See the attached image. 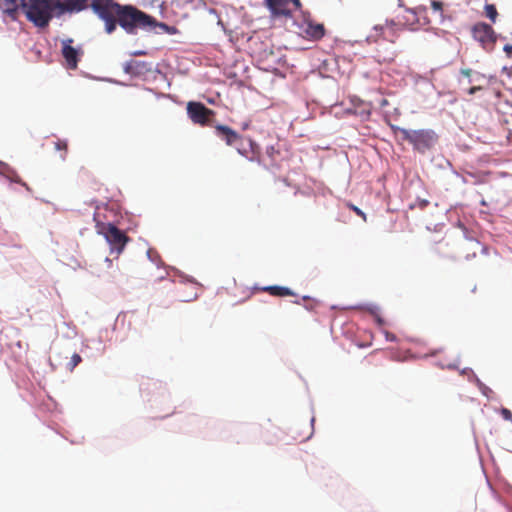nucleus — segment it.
I'll list each match as a JSON object with an SVG mask.
<instances>
[{
    "label": "nucleus",
    "mask_w": 512,
    "mask_h": 512,
    "mask_svg": "<svg viewBox=\"0 0 512 512\" xmlns=\"http://www.w3.org/2000/svg\"><path fill=\"white\" fill-rule=\"evenodd\" d=\"M91 9L104 22L107 34H112L117 25L128 34H136L138 29L153 30L156 27L170 35L178 32L176 27L157 22L135 6L121 5L115 0H91Z\"/></svg>",
    "instance_id": "nucleus-1"
},
{
    "label": "nucleus",
    "mask_w": 512,
    "mask_h": 512,
    "mask_svg": "<svg viewBox=\"0 0 512 512\" xmlns=\"http://www.w3.org/2000/svg\"><path fill=\"white\" fill-rule=\"evenodd\" d=\"M23 10L27 19L39 28L47 27L56 16L52 0H24Z\"/></svg>",
    "instance_id": "nucleus-2"
},
{
    "label": "nucleus",
    "mask_w": 512,
    "mask_h": 512,
    "mask_svg": "<svg viewBox=\"0 0 512 512\" xmlns=\"http://www.w3.org/2000/svg\"><path fill=\"white\" fill-rule=\"evenodd\" d=\"M403 140L408 141L419 153H425L433 148L438 140L437 134L431 129L412 130L399 128Z\"/></svg>",
    "instance_id": "nucleus-3"
},
{
    "label": "nucleus",
    "mask_w": 512,
    "mask_h": 512,
    "mask_svg": "<svg viewBox=\"0 0 512 512\" xmlns=\"http://www.w3.org/2000/svg\"><path fill=\"white\" fill-rule=\"evenodd\" d=\"M96 231L102 235L108 244L110 245L111 252H117L120 254L127 242L129 237L122 230L118 229L114 224L111 223H96Z\"/></svg>",
    "instance_id": "nucleus-4"
},
{
    "label": "nucleus",
    "mask_w": 512,
    "mask_h": 512,
    "mask_svg": "<svg viewBox=\"0 0 512 512\" xmlns=\"http://www.w3.org/2000/svg\"><path fill=\"white\" fill-rule=\"evenodd\" d=\"M187 113L195 124L202 126L210 125L211 117L215 114L213 110L207 108L203 103L193 101L187 104Z\"/></svg>",
    "instance_id": "nucleus-5"
},
{
    "label": "nucleus",
    "mask_w": 512,
    "mask_h": 512,
    "mask_svg": "<svg viewBox=\"0 0 512 512\" xmlns=\"http://www.w3.org/2000/svg\"><path fill=\"white\" fill-rule=\"evenodd\" d=\"M267 7L275 16L289 17L293 10L301 7L300 0H265Z\"/></svg>",
    "instance_id": "nucleus-6"
},
{
    "label": "nucleus",
    "mask_w": 512,
    "mask_h": 512,
    "mask_svg": "<svg viewBox=\"0 0 512 512\" xmlns=\"http://www.w3.org/2000/svg\"><path fill=\"white\" fill-rule=\"evenodd\" d=\"M473 37L483 48L491 49L496 41L493 28L486 23H478L472 29Z\"/></svg>",
    "instance_id": "nucleus-7"
},
{
    "label": "nucleus",
    "mask_w": 512,
    "mask_h": 512,
    "mask_svg": "<svg viewBox=\"0 0 512 512\" xmlns=\"http://www.w3.org/2000/svg\"><path fill=\"white\" fill-rule=\"evenodd\" d=\"M52 3L58 17L65 13L80 12L89 7L88 0H52Z\"/></svg>",
    "instance_id": "nucleus-8"
},
{
    "label": "nucleus",
    "mask_w": 512,
    "mask_h": 512,
    "mask_svg": "<svg viewBox=\"0 0 512 512\" xmlns=\"http://www.w3.org/2000/svg\"><path fill=\"white\" fill-rule=\"evenodd\" d=\"M215 135L223 140L228 146H237L241 142V135L226 125L217 124L214 126Z\"/></svg>",
    "instance_id": "nucleus-9"
},
{
    "label": "nucleus",
    "mask_w": 512,
    "mask_h": 512,
    "mask_svg": "<svg viewBox=\"0 0 512 512\" xmlns=\"http://www.w3.org/2000/svg\"><path fill=\"white\" fill-rule=\"evenodd\" d=\"M234 147L239 154L251 161L257 160L259 158V147L251 139H247L241 136V142H238V145Z\"/></svg>",
    "instance_id": "nucleus-10"
},
{
    "label": "nucleus",
    "mask_w": 512,
    "mask_h": 512,
    "mask_svg": "<svg viewBox=\"0 0 512 512\" xmlns=\"http://www.w3.org/2000/svg\"><path fill=\"white\" fill-rule=\"evenodd\" d=\"M72 43V39L63 41L62 55L66 61L67 67L70 69H76L79 61V52L72 46Z\"/></svg>",
    "instance_id": "nucleus-11"
},
{
    "label": "nucleus",
    "mask_w": 512,
    "mask_h": 512,
    "mask_svg": "<svg viewBox=\"0 0 512 512\" xmlns=\"http://www.w3.org/2000/svg\"><path fill=\"white\" fill-rule=\"evenodd\" d=\"M303 32L309 39L318 40L324 36L325 29L322 24L308 22L303 29Z\"/></svg>",
    "instance_id": "nucleus-12"
},
{
    "label": "nucleus",
    "mask_w": 512,
    "mask_h": 512,
    "mask_svg": "<svg viewBox=\"0 0 512 512\" xmlns=\"http://www.w3.org/2000/svg\"><path fill=\"white\" fill-rule=\"evenodd\" d=\"M24 0H0V9L14 17L20 7L23 8Z\"/></svg>",
    "instance_id": "nucleus-13"
},
{
    "label": "nucleus",
    "mask_w": 512,
    "mask_h": 512,
    "mask_svg": "<svg viewBox=\"0 0 512 512\" xmlns=\"http://www.w3.org/2000/svg\"><path fill=\"white\" fill-rule=\"evenodd\" d=\"M264 292H268L272 296L276 297H285V296H294L295 293L288 287L284 286H265L261 289Z\"/></svg>",
    "instance_id": "nucleus-14"
},
{
    "label": "nucleus",
    "mask_w": 512,
    "mask_h": 512,
    "mask_svg": "<svg viewBox=\"0 0 512 512\" xmlns=\"http://www.w3.org/2000/svg\"><path fill=\"white\" fill-rule=\"evenodd\" d=\"M354 105L353 113L361 117H369L371 114V105L363 102L360 99L352 100Z\"/></svg>",
    "instance_id": "nucleus-15"
},
{
    "label": "nucleus",
    "mask_w": 512,
    "mask_h": 512,
    "mask_svg": "<svg viewBox=\"0 0 512 512\" xmlns=\"http://www.w3.org/2000/svg\"><path fill=\"white\" fill-rule=\"evenodd\" d=\"M489 172H468L467 176L472 179L473 184H483L488 180Z\"/></svg>",
    "instance_id": "nucleus-16"
},
{
    "label": "nucleus",
    "mask_w": 512,
    "mask_h": 512,
    "mask_svg": "<svg viewBox=\"0 0 512 512\" xmlns=\"http://www.w3.org/2000/svg\"><path fill=\"white\" fill-rule=\"evenodd\" d=\"M485 13L486 16L494 23L496 21V18L498 16V12L496 7L493 4H487L485 6Z\"/></svg>",
    "instance_id": "nucleus-17"
},
{
    "label": "nucleus",
    "mask_w": 512,
    "mask_h": 512,
    "mask_svg": "<svg viewBox=\"0 0 512 512\" xmlns=\"http://www.w3.org/2000/svg\"><path fill=\"white\" fill-rule=\"evenodd\" d=\"M54 146H55V149L64 152V154L61 157H62V159H65V156H66V153H67V149H68L67 141L58 139L54 143Z\"/></svg>",
    "instance_id": "nucleus-18"
},
{
    "label": "nucleus",
    "mask_w": 512,
    "mask_h": 512,
    "mask_svg": "<svg viewBox=\"0 0 512 512\" xmlns=\"http://www.w3.org/2000/svg\"><path fill=\"white\" fill-rule=\"evenodd\" d=\"M81 361H82L81 356L77 353H74L71 357L69 364H68L69 370L72 371Z\"/></svg>",
    "instance_id": "nucleus-19"
},
{
    "label": "nucleus",
    "mask_w": 512,
    "mask_h": 512,
    "mask_svg": "<svg viewBox=\"0 0 512 512\" xmlns=\"http://www.w3.org/2000/svg\"><path fill=\"white\" fill-rule=\"evenodd\" d=\"M146 64L144 62H138V61H131L127 64V67H126V71L127 72H132L135 68H139V67H145Z\"/></svg>",
    "instance_id": "nucleus-20"
},
{
    "label": "nucleus",
    "mask_w": 512,
    "mask_h": 512,
    "mask_svg": "<svg viewBox=\"0 0 512 512\" xmlns=\"http://www.w3.org/2000/svg\"><path fill=\"white\" fill-rule=\"evenodd\" d=\"M348 208L354 211L358 216L362 217L364 221H366V214L357 206L352 203L347 204Z\"/></svg>",
    "instance_id": "nucleus-21"
},
{
    "label": "nucleus",
    "mask_w": 512,
    "mask_h": 512,
    "mask_svg": "<svg viewBox=\"0 0 512 512\" xmlns=\"http://www.w3.org/2000/svg\"><path fill=\"white\" fill-rule=\"evenodd\" d=\"M267 155L272 159H276V155H279V151L274 148V146H269L266 149Z\"/></svg>",
    "instance_id": "nucleus-22"
},
{
    "label": "nucleus",
    "mask_w": 512,
    "mask_h": 512,
    "mask_svg": "<svg viewBox=\"0 0 512 512\" xmlns=\"http://www.w3.org/2000/svg\"><path fill=\"white\" fill-rule=\"evenodd\" d=\"M502 416L506 420H512V412L506 408H503L501 411Z\"/></svg>",
    "instance_id": "nucleus-23"
},
{
    "label": "nucleus",
    "mask_w": 512,
    "mask_h": 512,
    "mask_svg": "<svg viewBox=\"0 0 512 512\" xmlns=\"http://www.w3.org/2000/svg\"><path fill=\"white\" fill-rule=\"evenodd\" d=\"M504 52L507 54V56H512V43L511 44H505L503 47Z\"/></svg>",
    "instance_id": "nucleus-24"
},
{
    "label": "nucleus",
    "mask_w": 512,
    "mask_h": 512,
    "mask_svg": "<svg viewBox=\"0 0 512 512\" xmlns=\"http://www.w3.org/2000/svg\"><path fill=\"white\" fill-rule=\"evenodd\" d=\"M431 6L434 10H442V3L439 1H432Z\"/></svg>",
    "instance_id": "nucleus-25"
},
{
    "label": "nucleus",
    "mask_w": 512,
    "mask_h": 512,
    "mask_svg": "<svg viewBox=\"0 0 512 512\" xmlns=\"http://www.w3.org/2000/svg\"><path fill=\"white\" fill-rule=\"evenodd\" d=\"M312 433H313V428H311L306 435L300 436L299 441L302 442V441L308 440L311 437Z\"/></svg>",
    "instance_id": "nucleus-26"
},
{
    "label": "nucleus",
    "mask_w": 512,
    "mask_h": 512,
    "mask_svg": "<svg viewBox=\"0 0 512 512\" xmlns=\"http://www.w3.org/2000/svg\"><path fill=\"white\" fill-rule=\"evenodd\" d=\"M480 89H481V87H479V86H474V87H471V88L469 89L468 93H469L470 95H473V94H475V93H476V91H479Z\"/></svg>",
    "instance_id": "nucleus-27"
},
{
    "label": "nucleus",
    "mask_w": 512,
    "mask_h": 512,
    "mask_svg": "<svg viewBox=\"0 0 512 512\" xmlns=\"http://www.w3.org/2000/svg\"><path fill=\"white\" fill-rule=\"evenodd\" d=\"M461 73H462V75H464L466 77H470L472 70L471 69H463V70H461Z\"/></svg>",
    "instance_id": "nucleus-28"
},
{
    "label": "nucleus",
    "mask_w": 512,
    "mask_h": 512,
    "mask_svg": "<svg viewBox=\"0 0 512 512\" xmlns=\"http://www.w3.org/2000/svg\"><path fill=\"white\" fill-rule=\"evenodd\" d=\"M386 338H387V340L394 341L396 337L393 334L387 333Z\"/></svg>",
    "instance_id": "nucleus-29"
},
{
    "label": "nucleus",
    "mask_w": 512,
    "mask_h": 512,
    "mask_svg": "<svg viewBox=\"0 0 512 512\" xmlns=\"http://www.w3.org/2000/svg\"><path fill=\"white\" fill-rule=\"evenodd\" d=\"M388 105V100L387 99H382L381 102H380V106L381 107H385Z\"/></svg>",
    "instance_id": "nucleus-30"
},
{
    "label": "nucleus",
    "mask_w": 512,
    "mask_h": 512,
    "mask_svg": "<svg viewBox=\"0 0 512 512\" xmlns=\"http://www.w3.org/2000/svg\"><path fill=\"white\" fill-rule=\"evenodd\" d=\"M427 205H428V201L423 200V201L421 202V207H422V208H423V207H426Z\"/></svg>",
    "instance_id": "nucleus-31"
},
{
    "label": "nucleus",
    "mask_w": 512,
    "mask_h": 512,
    "mask_svg": "<svg viewBox=\"0 0 512 512\" xmlns=\"http://www.w3.org/2000/svg\"><path fill=\"white\" fill-rule=\"evenodd\" d=\"M378 30H379V31H382V27H378V26H376V27H375V31H378Z\"/></svg>",
    "instance_id": "nucleus-32"
},
{
    "label": "nucleus",
    "mask_w": 512,
    "mask_h": 512,
    "mask_svg": "<svg viewBox=\"0 0 512 512\" xmlns=\"http://www.w3.org/2000/svg\"><path fill=\"white\" fill-rule=\"evenodd\" d=\"M315 419L314 418H311V425H313Z\"/></svg>",
    "instance_id": "nucleus-33"
},
{
    "label": "nucleus",
    "mask_w": 512,
    "mask_h": 512,
    "mask_svg": "<svg viewBox=\"0 0 512 512\" xmlns=\"http://www.w3.org/2000/svg\"><path fill=\"white\" fill-rule=\"evenodd\" d=\"M509 92H510V94H511V96H512V88H510V89H509Z\"/></svg>",
    "instance_id": "nucleus-34"
}]
</instances>
